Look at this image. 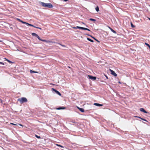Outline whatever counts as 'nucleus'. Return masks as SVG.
<instances>
[{
	"mask_svg": "<svg viewBox=\"0 0 150 150\" xmlns=\"http://www.w3.org/2000/svg\"><path fill=\"white\" fill-rule=\"evenodd\" d=\"M40 4L43 7H47L49 8H52L53 6L50 3H46L42 2H40Z\"/></svg>",
	"mask_w": 150,
	"mask_h": 150,
	"instance_id": "nucleus-1",
	"label": "nucleus"
},
{
	"mask_svg": "<svg viewBox=\"0 0 150 150\" xmlns=\"http://www.w3.org/2000/svg\"><path fill=\"white\" fill-rule=\"evenodd\" d=\"M18 101H19L21 104L27 102V99L25 97H22L19 98Z\"/></svg>",
	"mask_w": 150,
	"mask_h": 150,
	"instance_id": "nucleus-2",
	"label": "nucleus"
},
{
	"mask_svg": "<svg viewBox=\"0 0 150 150\" xmlns=\"http://www.w3.org/2000/svg\"><path fill=\"white\" fill-rule=\"evenodd\" d=\"M110 71L111 73V74L114 76H117V74L114 71H113L111 69H110Z\"/></svg>",
	"mask_w": 150,
	"mask_h": 150,
	"instance_id": "nucleus-3",
	"label": "nucleus"
},
{
	"mask_svg": "<svg viewBox=\"0 0 150 150\" xmlns=\"http://www.w3.org/2000/svg\"><path fill=\"white\" fill-rule=\"evenodd\" d=\"M52 91H54L57 94H58L60 96L61 95V93L59 91H58L57 90H56L55 89H54L53 88H52Z\"/></svg>",
	"mask_w": 150,
	"mask_h": 150,
	"instance_id": "nucleus-4",
	"label": "nucleus"
},
{
	"mask_svg": "<svg viewBox=\"0 0 150 150\" xmlns=\"http://www.w3.org/2000/svg\"><path fill=\"white\" fill-rule=\"evenodd\" d=\"M32 35L33 36H35L37 37L39 40H40V38L37 34L35 33H32Z\"/></svg>",
	"mask_w": 150,
	"mask_h": 150,
	"instance_id": "nucleus-5",
	"label": "nucleus"
},
{
	"mask_svg": "<svg viewBox=\"0 0 150 150\" xmlns=\"http://www.w3.org/2000/svg\"><path fill=\"white\" fill-rule=\"evenodd\" d=\"M88 77L89 79L93 80H95L96 79V77L90 75H88Z\"/></svg>",
	"mask_w": 150,
	"mask_h": 150,
	"instance_id": "nucleus-6",
	"label": "nucleus"
},
{
	"mask_svg": "<svg viewBox=\"0 0 150 150\" xmlns=\"http://www.w3.org/2000/svg\"><path fill=\"white\" fill-rule=\"evenodd\" d=\"M140 111H141L142 112H143L145 113H147V112H146V111H145L143 108H140Z\"/></svg>",
	"mask_w": 150,
	"mask_h": 150,
	"instance_id": "nucleus-7",
	"label": "nucleus"
},
{
	"mask_svg": "<svg viewBox=\"0 0 150 150\" xmlns=\"http://www.w3.org/2000/svg\"><path fill=\"white\" fill-rule=\"evenodd\" d=\"M39 40L41 41H43L44 42H47V43H49L50 42V41L48 40H42V39H41L40 38V40Z\"/></svg>",
	"mask_w": 150,
	"mask_h": 150,
	"instance_id": "nucleus-8",
	"label": "nucleus"
},
{
	"mask_svg": "<svg viewBox=\"0 0 150 150\" xmlns=\"http://www.w3.org/2000/svg\"><path fill=\"white\" fill-rule=\"evenodd\" d=\"M94 105L98 106H103V105L97 103H94Z\"/></svg>",
	"mask_w": 150,
	"mask_h": 150,
	"instance_id": "nucleus-9",
	"label": "nucleus"
},
{
	"mask_svg": "<svg viewBox=\"0 0 150 150\" xmlns=\"http://www.w3.org/2000/svg\"><path fill=\"white\" fill-rule=\"evenodd\" d=\"M17 20L19 21L20 22H21L22 23H23V24H27V23L25 22H24L21 20L20 19H18V18H17Z\"/></svg>",
	"mask_w": 150,
	"mask_h": 150,
	"instance_id": "nucleus-10",
	"label": "nucleus"
},
{
	"mask_svg": "<svg viewBox=\"0 0 150 150\" xmlns=\"http://www.w3.org/2000/svg\"><path fill=\"white\" fill-rule=\"evenodd\" d=\"M82 112H84V110L83 108H79V107H77Z\"/></svg>",
	"mask_w": 150,
	"mask_h": 150,
	"instance_id": "nucleus-11",
	"label": "nucleus"
},
{
	"mask_svg": "<svg viewBox=\"0 0 150 150\" xmlns=\"http://www.w3.org/2000/svg\"><path fill=\"white\" fill-rule=\"evenodd\" d=\"M108 28L110 30L114 33H116V32L114 30H113L112 28H111L110 27H108Z\"/></svg>",
	"mask_w": 150,
	"mask_h": 150,
	"instance_id": "nucleus-12",
	"label": "nucleus"
},
{
	"mask_svg": "<svg viewBox=\"0 0 150 150\" xmlns=\"http://www.w3.org/2000/svg\"><path fill=\"white\" fill-rule=\"evenodd\" d=\"M65 109V107H59L57 108V110H61V109Z\"/></svg>",
	"mask_w": 150,
	"mask_h": 150,
	"instance_id": "nucleus-13",
	"label": "nucleus"
},
{
	"mask_svg": "<svg viewBox=\"0 0 150 150\" xmlns=\"http://www.w3.org/2000/svg\"><path fill=\"white\" fill-rule=\"evenodd\" d=\"M136 117H138V118H139L140 119H141L142 120H144V121H146V120L145 119H144V118H142L139 117H138V116H136Z\"/></svg>",
	"mask_w": 150,
	"mask_h": 150,
	"instance_id": "nucleus-14",
	"label": "nucleus"
},
{
	"mask_svg": "<svg viewBox=\"0 0 150 150\" xmlns=\"http://www.w3.org/2000/svg\"><path fill=\"white\" fill-rule=\"evenodd\" d=\"M95 9H96V11L97 12L98 11H99V7H98V6H97L96 7V8Z\"/></svg>",
	"mask_w": 150,
	"mask_h": 150,
	"instance_id": "nucleus-15",
	"label": "nucleus"
},
{
	"mask_svg": "<svg viewBox=\"0 0 150 150\" xmlns=\"http://www.w3.org/2000/svg\"><path fill=\"white\" fill-rule=\"evenodd\" d=\"M30 73H38V72L37 71H33L32 70H30Z\"/></svg>",
	"mask_w": 150,
	"mask_h": 150,
	"instance_id": "nucleus-16",
	"label": "nucleus"
},
{
	"mask_svg": "<svg viewBox=\"0 0 150 150\" xmlns=\"http://www.w3.org/2000/svg\"><path fill=\"white\" fill-rule=\"evenodd\" d=\"M56 145L57 146H59V147H62V148H64V146H61V145H59V144H56Z\"/></svg>",
	"mask_w": 150,
	"mask_h": 150,
	"instance_id": "nucleus-17",
	"label": "nucleus"
},
{
	"mask_svg": "<svg viewBox=\"0 0 150 150\" xmlns=\"http://www.w3.org/2000/svg\"><path fill=\"white\" fill-rule=\"evenodd\" d=\"M27 23V24H27L28 25H29V26H32V27H34V26L33 25H32V24H30L29 23Z\"/></svg>",
	"mask_w": 150,
	"mask_h": 150,
	"instance_id": "nucleus-18",
	"label": "nucleus"
},
{
	"mask_svg": "<svg viewBox=\"0 0 150 150\" xmlns=\"http://www.w3.org/2000/svg\"><path fill=\"white\" fill-rule=\"evenodd\" d=\"M87 39L88 41H90L91 42H93V40H92L90 38H88Z\"/></svg>",
	"mask_w": 150,
	"mask_h": 150,
	"instance_id": "nucleus-19",
	"label": "nucleus"
},
{
	"mask_svg": "<svg viewBox=\"0 0 150 150\" xmlns=\"http://www.w3.org/2000/svg\"><path fill=\"white\" fill-rule=\"evenodd\" d=\"M145 44L148 46V47H149V49H150V46L148 44V43H145Z\"/></svg>",
	"mask_w": 150,
	"mask_h": 150,
	"instance_id": "nucleus-20",
	"label": "nucleus"
},
{
	"mask_svg": "<svg viewBox=\"0 0 150 150\" xmlns=\"http://www.w3.org/2000/svg\"><path fill=\"white\" fill-rule=\"evenodd\" d=\"M90 20L93 21H96V20L95 19H94L93 18H90L89 19Z\"/></svg>",
	"mask_w": 150,
	"mask_h": 150,
	"instance_id": "nucleus-21",
	"label": "nucleus"
},
{
	"mask_svg": "<svg viewBox=\"0 0 150 150\" xmlns=\"http://www.w3.org/2000/svg\"><path fill=\"white\" fill-rule=\"evenodd\" d=\"M84 30H88V31H90V30L87 28H84Z\"/></svg>",
	"mask_w": 150,
	"mask_h": 150,
	"instance_id": "nucleus-22",
	"label": "nucleus"
},
{
	"mask_svg": "<svg viewBox=\"0 0 150 150\" xmlns=\"http://www.w3.org/2000/svg\"><path fill=\"white\" fill-rule=\"evenodd\" d=\"M57 44H59V45H61V46H62V47H66V46L65 45H62V44H60V43H58Z\"/></svg>",
	"mask_w": 150,
	"mask_h": 150,
	"instance_id": "nucleus-23",
	"label": "nucleus"
},
{
	"mask_svg": "<svg viewBox=\"0 0 150 150\" xmlns=\"http://www.w3.org/2000/svg\"><path fill=\"white\" fill-rule=\"evenodd\" d=\"M79 29H82V30H84V28L79 27Z\"/></svg>",
	"mask_w": 150,
	"mask_h": 150,
	"instance_id": "nucleus-24",
	"label": "nucleus"
},
{
	"mask_svg": "<svg viewBox=\"0 0 150 150\" xmlns=\"http://www.w3.org/2000/svg\"><path fill=\"white\" fill-rule=\"evenodd\" d=\"M79 26H77L76 27H74V29H76V28H79Z\"/></svg>",
	"mask_w": 150,
	"mask_h": 150,
	"instance_id": "nucleus-25",
	"label": "nucleus"
},
{
	"mask_svg": "<svg viewBox=\"0 0 150 150\" xmlns=\"http://www.w3.org/2000/svg\"><path fill=\"white\" fill-rule=\"evenodd\" d=\"M35 137H37V138H40V136H38L37 135H35Z\"/></svg>",
	"mask_w": 150,
	"mask_h": 150,
	"instance_id": "nucleus-26",
	"label": "nucleus"
},
{
	"mask_svg": "<svg viewBox=\"0 0 150 150\" xmlns=\"http://www.w3.org/2000/svg\"><path fill=\"white\" fill-rule=\"evenodd\" d=\"M131 25L132 27L134 28V26L133 25L132 23H131Z\"/></svg>",
	"mask_w": 150,
	"mask_h": 150,
	"instance_id": "nucleus-27",
	"label": "nucleus"
},
{
	"mask_svg": "<svg viewBox=\"0 0 150 150\" xmlns=\"http://www.w3.org/2000/svg\"><path fill=\"white\" fill-rule=\"evenodd\" d=\"M7 61L9 63H12L11 62V61H10V60H8L7 59Z\"/></svg>",
	"mask_w": 150,
	"mask_h": 150,
	"instance_id": "nucleus-28",
	"label": "nucleus"
},
{
	"mask_svg": "<svg viewBox=\"0 0 150 150\" xmlns=\"http://www.w3.org/2000/svg\"><path fill=\"white\" fill-rule=\"evenodd\" d=\"M0 64H3V65H4V63H3V62H0Z\"/></svg>",
	"mask_w": 150,
	"mask_h": 150,
	"instance_id": "nucleus-29",
	"label": "nucleus"
},
{
	"mask_svg": "<svg viewBox=\"0 0 150 150\" xmlns=\"http://www.w3.org/2000/svg\"><path fill=\"white\" fill-rule=\"evenodd\" d=\"M11 124H12V125H17L13 124V123H11Z\"/></svg>",
	"mask_w": 150,
	"mask_h": 150,
	"instance_id": "nucleus-30",
	"label": "nucleus"
},
{
	"mask_svg": "<svg viewBox=\"0 0 150 150\" xmlns=\"http://www.w3.org/2000/svg\"><path fill=\"white\" fill-rule=\"evenodd\" d=\"M68 0H63V1H68Z\"/></svg>",
	"mask_w": 150,
	"mask_h": 150,
	"instance_id": "nucleus-31",
	"label": "nucleus"
},
{
	"mask_svg": "<svg viewBox=\"0 0 150 150\" xmlns=\"http://www.w3.org/2000/svg\"><path fill=\"white\" fill-rule=\"evenodd\" d=\"M38 28V29H40V30L41 29V28H40L38 27V28Z\"/></svg>",
	"mask_w": 150,
	"mask_h": 150,
	"instance_id": "nucleus-32",
	"label": "nucleus"
},
{
	"mask_svg": "<svg viewBox=\"0 0 150 150\" xmlns=\"http://www.w3.org/2000/svg\"><path fill=\"white\" fill-rule=\"evenodd\" d=\"M92 37L95 40H96V39L94 38V37Z\"/></svg>",
	"mask_w": 150,
	"mask_h": 150,
	"instance_id": "nucleus-33",
	"label": "nucleus"
},
{
	"mask_svg": "<svg viewBox=\"0 0 150 150\" xmlns=\"http://www.w3.org/2000/svg\"><path fill=\"white\" fill-rule=\"evenodd\" d=\"M92 37L95 40H96V39L94 38V37Z\"/></svg>",
	"mask_w": 150,
	"mask_h": 150,
	"instance_id": "nucleus-34",
	"label": "nucleus"
},
{
	"mask_svg": "<svg viewBox=\"0 0 150 150\" xmlns=\"http://www.w3.org/2000/svg\"><path fill=\"white\" fill-rule=\"evenodd\" d=\"M105 77H106V78L107 79H108V76H105Z\"/></svg>",
	"mask_w": 150,
	"mask_h": 150,
	"instance_id": "nucleus-35",
	"label": "nucleus"
},
{
	"mask_svg": "<svg viewBox=\"0 0 150 150\" xmlns=\"http://www.w3.org/2000/svg\"><path fill=\"white\" fill-rule=\"evenodd\" d=\"M33 27L35 28H38V27H36L35 26H34V27Z\"/></svg>",
	"mask_w": 150,
	"mask_h": 150,
	"instance_id": "nucleus-36",
	"label": "nucleus"
},
{
	"mask_svg": "<svg viewBox=\"0 0 150 150\" xmlns=\"http://www.w3.org/2000/svg\"><path fill=\"white\" fill-rule=\"evenodd\" d=\"M149 19L150 20V18H149Z\"/></svg>",
	"mask_w": 150,
	"mask_h": 150,
	"instance_id": "nucleus-37",
	"label": "nucleus"
},
{
	"mask_svg": "<svg viewBox=\"0 0 150 150\" xmlns=\"http://www.w3.org/2000/svg\"><path fill=\"white\" fill-rule=\"evenodd\" d=\"M19 125H21V126H22V125H21V124H20Z\"/></svg>",
	"mask_w": 150,
	"mask_h": 150,
	"instance_id": "nucleus-38",
	"label": "nucleus"
}]
</instances>
